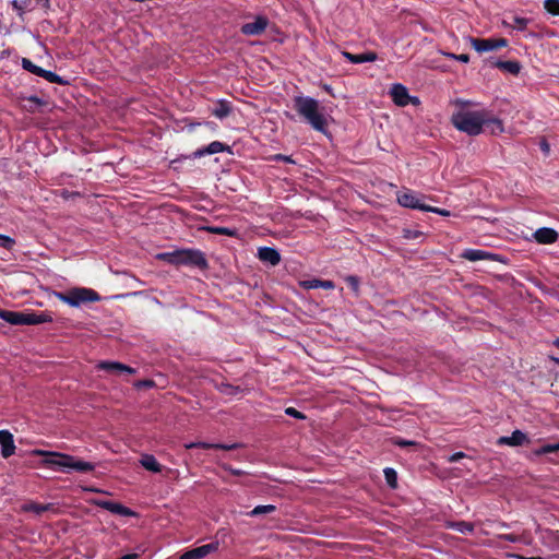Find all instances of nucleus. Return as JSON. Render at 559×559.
<instances>
[{
    "instance_id": "nucleus-1",
    "label": "nucleus",
    "mask_w": 559,
    "mask_h": 559,
    "mask_svg": "<svg viewBox=\"0 0 559 559\" xmlns=\"http://www.w3.org/2000/svg\"><path fill=\"white\" fill-rule=\"evenodd\" d=\"M33 453L36 455L46 456V459L43 461L44 465L51 468H59L63 473H71L72 471L79 473H90L95 468L93 463L82 461L70 454L49 452L44 450H35Z\"/></svg>"
},
{
    "instance_id": "nucleus-2",
    "label": "nucleus",
    "mask_w": 559,
    "mask_h": 559,
    "mask_svg": "<svg viewBox=\"0 0 559 559\" xmlns=\"http://www.w3.org/2000/svg\"><path fill=\"white\" fill-rule=\"evenodd\" d=\"M294 108L300 117H302L312 129L326 133L328 119L322 112V108L317 99L310 96H296L294 98Z\"/></svg>"
},
{
    "instance_id": "nucleus-3",
    "label": "nucleus",
    "mask_w": 559,
    "mask_h": 559,
    "mask_svg": "<svg viewBox=\"0 0 559 559\" xmlns=\"http://www.w3.org/2000/svg\"><path fill=\"white\" fill-rule=\"evenodd\" d=\"M486 110L457 109L451 116L452 124L461 132L471 136L479 135L484 132Z\"/></svg>"
},
{
    "instance_id": "nucleus-4",
    "label": "nucleus",
    "mask_w": 559,
    "mask_h": 559,
    "mask_svg": "<svg viewBox=\"0 0 559 559\" xmlns=\"http://www.w3.org/2000/svg\"><path fill=\"white\" fill-rule=\"evenodd\" d=\"M157 259L173 265H189L201 270L207 267V261L204 253L198 249H181L171 252L157 254Z\"/></svg>"
},
{
    "instance_id": "nucleus-5",
    "label": "nucleus",
    "mask_w": 559,
    "mask_h": 559,
    "mask_svg": "<svg viewBox=\"0 0 559 559\" xmlns=\"http://www.w3.org/2000/svg\"><path fill=\"white\" fill-rule=\"evenodd\" d=\"M0 318L12 325H37L52 321L48 312H21L0 309Z\"/></svg>"
},
{
    "instance_id": "nucleus-6",
    "label": "nucleus",
    "mask_w": 559,
    "mask_h": 559,
    "mask_svg": "<svg viewBox=\"0 0 559 559\" xmlns=\"http://www.w3.org/2000/svg\"><path fill=\"white\" fill-rule=\"evenodd\" d=\"M55 296L71 307H80L83 304L100 300V296L97 292L86 287H75L66 293L57 292Z\"/></svg>"
},
{
    "instance_id": "nucleus-7",
    "label": "nucleus",
    "mask_w": 559,
    "mask_h": 559,
    "mask_svg": "<svg viewBox=\"0 0 559 559\" xmlns=\"http://www.w3.org/2000/svg\"><path fill=\"white\" fill-rule=\"evenodd\" d=\"M425 197L421 194H416L415 192L411 190H406L403 192L397 193V202L400 205L404 207H409L414 210H420L425 211L427 209V205L423 203V199Z\"/></svg>"
},
{
    "instance_id": "nucleus-8",
    "label": "nucleus",
    "mask_w": 559,
    "mask_h": 559,
    "mask_svg": "<svg viewBox=\"0 0 559 559\" xmlns=\"http://www.w3.org/2000/svg\"><path fill=\"white\" fill-rule=\"evenodd\" d=\"M473 48L478 52H486L496 50L508 45V40L504 38H471Z\"/></svg>"
},
{
    "instance_id": "nucleus-9",
    "label": "nucleus",
    "mask_w": 559,
    "mask_h": 559,
    "mask_svg": "<svg viewBox=\"0 0 559 559\" xmlns=\"http://www.w3.org/2000/svg\"><path fill=\"white\" fill-rule=\"evenodd\" d=\"M267 25L269 19L263 15H258L253 22L243 24L240 31L247 36H258L266 29Z\"/></svg>"
},
{
    "instance_id": "nucleus-10",
    "label": "nucleus",
    "mask_w": 559,
    "mask_h": 559,
    "mask_svg": "<svg viewBox=\"0 0 559 559\" xmlns=\"http://www.w3.org/2000/svg\"><path fill=\"white\" fill-rule=\"evenodd\" d=\"M462 259H465L471 262L481 261V260H490V261H501L500 255L480 249H465L460 254Z\"/></svg>"
},
{
    "instance_id": "nucleus-11",
    "label": "nucleus",
    "mask_w": 559,
    "mask_h": 559,
    "mask_svg": "<svg viewBox=\"0 0 559 559\" xmlns=\"http://www.w3.org/2000/svg\"><path fill=\"white\" fill-rule=\"evenodd\" d=\"M218 548V543H210L206 545L199 546L191 550L186 551L180 556V559H202L210 555L211 552L216 551Z\"/></svg>"
},
{
    "instance_id": "nucleus-12",
    "label": "nucleus",
    "mask_w": 559,
    "mask_h": 559,
    "mask_svg": "<svg viewBox=\"0 0 559 559\" xmlns=\"http://www.w3.org/2000/svg\"><path fill=\"white\" fill-rule=\"evenodd\" d=\"M390 95L395 105L405 107L411 102V96L407 88L400 83L393 84L390 90Z\"/></svg>"
},
{
    "instance_id": "nucleus-13",
    "label": "nucleus",
    "mask_w": 559,
    "mask_h": 559,
    "mask_svg": "<svg viewBox=\"0 0 559 559\" xmlns=\"http://www.w3.org/2000/svg\"><path fill=\"white\" fill-rule=\"evenodd\" d=\"M528 442H530V439L527 438L526 433L516 429L512 432L511 436L500 437L497 441V444L509 445V447H519V445H523Z\"/></svg>"
},
{
    "instance_id": "nucleus-14",
    "label": "nucleus",
    "mask_w": 559,
    "mask_h": 559,
    "mask_svg": "<svg viewBox=\"0 0 559 559\" xmlns=\"http://www.w3.org/2000/svg\"><path fill=\"white\" fill-rule=\"evenodd\" d=\"M97 368L100 370L112 372V373L126 372L129 374H133L136 372V370L134 368L127 366L124 364H121L119 361H107V360L100 361V362H98Z\"/></svg>"
},
{
    "instance_id": "nucleus-15",
    "label": "nucleus",
    "mask_w": 559,
    "mask_h": 559,
    "mask_svg": "<svg viewBox=\"0 0 559 559\" xmlns=\"http://www.w3.org/2000/svg\"><path fill=\"white\" fill-rule=\"evenodd\" d=\"M229 146L225 143H222L219 141H213L207 146H204L202 148L197 150L193 153L194 158H201L205 155H213L221 152H229Z\"/></svg>"
},
{
    "instance_id": "nucleus-16",
    "label": "nucleus",
    "mask_w": 559,
    "mask_h": 559,
    "mask_svg": "<svg viewBox=\"0 0 559 559\" xmlns=\"http://www.w3.org/2000/svg\"><path fill=\"white\" fill-rule=\"evenodd\" d=\"M0 444H1V455L4 459L13 455L15 452V444L13 440V435L9 430H0Z\"/></svg>"
},
{
    "instance_id": "nucleus-17",
    "label": "nucleus",
    "mask_w": 559,
    "mask_h": 559,
    "mask_svg": "<svg viewBox=\"0 0 559 559\" xmlns=\"http://www.w3.org/2000/svg\"><path fill=\"white\" fill-rule=\"evenodd\" d=\"M97 506H99L100 508H103L114 514H118L121 516L134 515V512L131 509H129L118 502H114V501H109V500H102V501L97 502Z\"/></svg>"
},
{
    "instance_id": "nucleus-18",
    "label": "nucleus",
    "mask_w": 559,
    "mask_h": 559,
    "mask_svg": "<svg viewBox=\"0 0 559 559\" xmlns=\"http://www.w3.org/2000/svg\"><path fill=\"white\" fill-rule=\"evenodd\" d=\"M484 123V132L488 131L492 135H498L504 132V126L501 119L491 116L490 111L486 110V119Z\"/></svg>"
},
{
    "instance_id": "nucleus-19",
    "label": "nucleus",
    "mask_w": 559,
    "mask_h": 559,
    "mask_svg": "<svg viewBox=\"0 0 559 559\" xmlns=\"http://www.w3.org/2000/svg\"><path fill=\"white\" fill-rule=\"evenodd\" d=\"M258 258L262 262L270 263L272 266H275L281 262L280 252L275 248H271V247L259 248Z\"/></svg>"
},
{
    "instance_id": "nucleus-20",
    "label": "nucleus",
    "mask_w": 559,
    "mask_h": 559,
    "mask_svg": "<svg viewBox=\"0 0 559 559\" xmlns=\"http://www.w3.org/2000/svg\"><path fill=\"white\" fill-rule=\"evenodd\" d=\"M534 238L538 243L549 245L558 239V233L552 228L542 227L534 233Z\"/></svg>"
},
{
    "instance_id": "nucleus-21",
    "label": "nucleus",
    "mask_w": 559,
    "mask_h": 559,
    "mask_svg": "<svg viewBox=\"0 0 559 559\" xmlns=\"http://www.w3.org/2000/svg\"><path fill=\"white\" fill-rule=\"evenodd\" d=\"M342 55L344 58H346L352 63L373 62L378 58L377 53L372 52V51H368L365 53H358V55H354L348 51H343Z\"/></svg>"
},
{
    "instance_id": "nucleus-22",
    "label": "nucleus",
    "mask_w": 559,
    "mask_h": 559,
    "mask_svg": "<svg viewBox=\"0 0 559 559\" xmlns=\"http://www.w3.org/2000/svg\"><path fill=\"white\" fill-rule=\"evenodd\" d=\"M140 464L147 471L153 473H160L162 465L157 462L154 455L152 454H142L140 457Z\"/></svg>"
},
{
    "instance_id": "nucleus-23",
    "label": "nucleus",
    "mask_w": 559,
    "mask_h": 559,
    "mask_svg": "<svg viewBox=\"0 0 559 559\" xmlns=\"http://www.w3.org/2000/svg\"><path fill=\"white\" fill-rule=\"evenodd\" d=\"M491 64L502 71L509 72L511 74H518L521 70V64L518 61H501V60H492Z\"/></svg>"
},
{
    "instance_id": "nucleus-24",
    "label": "nucleus",
    "mask_w": 559,
    "mask_h": 559,
    "mask_svg": "<svg viewBox=\"0 0 559 559\" xmlns=\"http://www.w3.org/2000/svg\"><path fill=\"white\" fill-rule=\"evenodd\" d=\"M301 286L306 289H316V288H324V289H333L334 283L332 281H322V280H308L301 282Z\"/></svg>"
},
{
    "instance_id": "nucleus-25",
    "label": "nucleus",
    "mask_w": 559,
    "mask_h": 559,
    "mask_svg": "<svg viewBox=\"0 0 559 559\" xmlns=\"http://www.w3.org/2000/svg\"><path fill=\"white\" fill-rule=\"evenodd\" d=\"M11 3L21 19H23L26 11H31L35 8L31 5L32 0H13Z\"/></svg>"
},
{
    "instance_id": "nucleus-26",
    "label": "nucleus",
    "mask_w": 559,
    "mask_h": 559,
    "mask_svg": "<svg viewBox=\"0 0 559 559\" xmlns=\"http://www.w3.org/2000/svg\"><path fill=\"white\" fill-rule=\"evenodd\" d=\"M52 504H39L35 502H28L22 506V510L25 512H33L37 515H40L41 513L50 510Z\"/></svg>"
},
{
    "instance_id": "nucleus-27",
    "label": "nucleus",
    "mask_w": 559,
    "mask_h": 559,
    "mask_svg": "<svg viewBox=\"0 0 559 559\" xmlns=\"http://www.w3.org/2000/svg\"><path fill=\"white\" fill-rule=\"evenodd\" d=\"M230 111L231 108L229 103L226 100H219L213 108L212 114L219 119H224L230 114Z\"/></svg>"
},
{
    "instance_id": "nucleus-28",
    "label": "nucleus",
    "mask_w": 559,
    "mask_h": 559,
    "mask_svg": "<svg viewBox=\"0 0 559 559\" xmlns=\"http://www.w3.org/2000/svg\"><path fill=\"white\" fill-rule=\"evenodd\" d=\"M201 229L206 230L211 234L224 235V236H229V237H234L237 235V229L228 228V227L204 226Z\"/></svg>"
},
{
    "instance_id": "nucleus-29",
    "label": "nucleus",
    "mask_w": 559,
    "mask_h": 559,
    "mask_svg": "<svg viewBox=\"0 0 559 559\" xmlns=\"http://www.w3.org/2000/svg\"><path fill=\"white\" fill-rule=\"evenodd\" d=\"M448 527L453 528L462 534H469L474 531V525L465 521L451 522L448 524Z\"/></svg>"
},
{
    "instance_id": "nucleus-30",
    "label": "nucleus",
    "mask_w": 559,
    "mask_h": 559,
    "mask_svg": "<svg viewBox=\"0 0 559 559\" xmlns=\"http://www.w3.org/2000/svg\"><path fill=\"white\" fill-rule=\"evenodd\" d=\"M39 76L44 78L45 80H47L50 83H57L60 85L68 84V81L63 80L61 76H59L58 74H56L55 72L49 71V70L43 69V72L40 73Z\"/></svg>"
},
{
    "instance_id": "nucleus-31",
    "label": "nucleus",
    "mask_w": 559,
    "mask_h": 559,
    "mask_svg": "<svg viewBox=\"0 0 559 559\" xmlns=\"http://www.w3.org/2000/svg\"><path fill=\"white\" fill-rule=\"evenodd\" d=\"M384 478L389 487L395 489L397 487V473L392 467H386L383 471Z\"/></svg>"
},
{
    "instance_id": "nucleus-32",
    "label": "nucleus",
    "mask_w": 559,
    "mask_h": 559,
    "mask_svg": "<svg viewBox=\"0 0 559 559\" xmlns=\"http://www.w3.org/2000/svg\"><path fill=\"white\" fill-rule=\"evenodd\" d=\"M275 510H276V507L274 504L257 506L250 512H248V515L249 516H258L261 514L272 513Z\"/></svg>"
},
{
    "instance_id": "nucleus-33",
    "label": "nucleus",
    "mask_w": 559,
    "mask_h": 559,
    "mask_svg": "<svg viewBox=\"0 0 559 559\" xmlns=\"http://www.w3.org/2000/svg\"><path fill=\"white\" fill-rule=\"evenodd\" d=\"M21 64H22V68L35 75H40V73L43 72V68L36 66L35 63H33L29 59L27 58H22V61H21Z\"/></svg>"
},
{
    "instance_id": "nucleus-34",
    "label": "nucleus",
    "mask_w": 559,
    "mask_h": 559,
    "mask_svg": "<svg viewBox=\"0 0 559 559\" xmlns=\"http://www.w3.org/2000/svg\"><path fill=\"white\" fill-rule=\"evenodd\" d=\"M217 389L221 393L226 395H236L241 391L239 386H235L226 382L217 384Z\"/></svg>"
},
{
    "instance_id": "nucleus-35",
    "label": "nucleus",
    "mask_w": 559,
    "mask_h": 559,
    "mask_svg": "<svg viewBox=\"0 0 559 559\" xmlns=\"http://www.w3.org/2000/svg\"><path fill=\"white\" fill-rule=\"evenodd\" d=\"M544 8L552 15H559V0H545Z\"/></svg>"
},
{
    "instance_id": "nucleus-36",
    "label": "nucleus",
    "mask_w": 559,
    "mask_h": 559,
    "mask_svg": "<svg viewBox=\"0 0 559 559\" xmlns=\"http://www.w3.org/2000/svg\"><path fill=\"white\" fill-rule=\"evenodd\" d=\"M559 451V442L555 444H546L535 451L536 455H543Z\"/></svg>"
},
{
    "instance_id": "nucleus-37",
    "label": "nucleus",
    "mask_w": 559,
    "mask_h": 559,
    "mask_svg": "<svg viewBox=\"0 0 559 559\" xmlns=\"http://www.w3.org/2000/svg\"><path fill=\"white\" fill-rule=\"evenodd\" d=\"M513 24L512 27L516 28L518 31H524L530 22L528 19L520 17V16H513Z\"/></svg>"
},
{
    "instance_id": "nucleus-38",
    "label": "nucleus",
    "mask_w": 559,
    "mask_h": 559,
    "mask_svg": "<svg viewBox=\"0 0 559 559\" xmlns=\"http://www.w3.org/2000/svg\"><path fill=\"white\" fill-rule=\"evenodd\" d=\"M403 237L405 239H418L420 237H423V233L419 231V230H416V229H403Z\"/></svg>"
},
{
    "instance_id": "nucleus-39",
    "label": "nucleus",
    "mask_w": 559,
    "mask_h": 559,
    "mask_svg": "<svg viewBox=\"0 0 559 559\" xmlns=\"http://www.w3.org/2000/svg\"><path fill=\"white\" fill-rule=\"evenodd\" d=\"M217 443H207V442H191L186 444L187 449L202 448V449H215Z\"/></svg>"
},
{
    "instance_id": "nucleus-40",
    "label": "nucleus",
    "mask_w": 559,
    "mask_h": 559,
    "mask_svg": "<svg viewBox=\"0 0 559 559\" xmlns=\"http://www.w3.org/2000/svg\"><path fill=\"white\" fill-rule=\"evenodd\" d=\"M392 443L397 445V447H401V448H404V447H409V445H417V442L415 441H412V440H405V439H402V438H393L392 439Z\"/></svg>"
},
{
    "instance_id": "nucleus-41",
    "label": "nucleus",
    "mask_w": 559,
    "mask_h": 559,
    "mask_svg": "<svg viewBox=\"0 0 559 559\" xmlns=\"http://www.w3.org/2000/svg\"><path fill=\"white\" fill-rule=\"evenodd\" d=\"M347 284L352 287L355 293L359 290V278L355 275H348L346 277Z\"/></svg>"
},
{
    "instance_id": "nucleus-42",
    "label": "nucleus",
    "mask_w": 559,
    "mask_h": 559,
    "mask_svg": "<svg viewBox=\"0 0 559 559\" xmlns=\"http://www.w3.org/2000/svg\"><path fill=\"white\" fill-rule=\"evenodd\" d=\"M285 414L288 415V416H292L294 418H297V419H305L306 418V416L301 412L297 411L294 407H287L285 409Z\"/></svg>"
},
{
    "instance_id": "nucleus-43",
    "label": "nucleus",
    "mask_w": 559,
    "mask_h": 559,
    "mask_svg": "<svg viewBox=\"0 0 559 559\" xmlns=\"http://www.w3.org/2000/svg\"><path fill=\"white\" fill-rule=\"evenodd\" d=\"M453 104L457 107V109L464 108L467 109V107L473 106L474 103L472 100L457 98L453 102Z\"/></svg>"
},
{
    "instance_id": "nucleus-44",
    "label": "nucleus",
    "mask_w": 559,
    "mask_h": 559,
    "mask_svg": "<svg viewBox=\"0 0 559 559\" xmlns=\"http://www.w3.org/2000/svg\"><path fill=\"white\" fill-rule=\"evenodd\" d=\"M154 385H155L154 381L150 380V379L140 380L134 383V386L136 389L153 388Z\"/></svg>"
},
{
    "instance_id": "nucleus-45",
    "label": "nucleus",
    "mask_w": 559,
    "mask_h": 559,
    "mask_svg": "<svg viewBox=\"0 0 559 559\" xmlns=\"http://www.w3.org/2000/svg\"><path fill=\"white\" fill-rule=\"evenodd\" d=\"M0 241H1V247L5 248V249H11L12 246L14 245V240L9 237V236H4V235H1L0 237Z\"/></svg>"
},
{
    "instance_id": "nucleus-46",
    "label": "nucleus",
    "mask_w": 559,
    "mask_h": 559,
    "mask_svg": "<svg viewBox=\"0 0 559 559\" xmlns=\"http://www.w3.org/2000/svg\"><path fill=\"white\" fill-rule=\"evenodd\" d=\"M426 212L437 213V214L442 215V216H449L450 215V212L448 210H443V209H439V207H433V206H430V205H427Z\"/></svg>"
},
{
    "instance_id": "nucleus-47",
    "label": "nucleus",
    "mask_w": 559,
    "mask_h": 559,
    "mask_svg": "<svg viewBox=\"0 0 559 559\" xmlns=\"http://www.w3.org/2000/svg\"><path fill=\"white\" fill-rule=\"evenodd\" d=\"M499 538L511 543H518L521 540V537L514 534H501L499 535Z\"/></svg>"
},
{
    "instance_id": "nucleus-48",
    "label": "nucleus",
    "mask_w": 559,
    "mask_h": 559,
    "mask_svg": "<svg viewBox=\"0 0 559 559\" xmlns=\"http://www.w3.org/2000/svg\"><path fill=\"white\" fill-rule=\"evenodd\" d=\"M35 5L43 9L46 12L50 9V0H34Z\"/></svg>"
},
{
    "instance_id": "nucleus-49",
    "label": "nucleus",
    "mask_w": 559,
    "mask_h": 559,
    "mask_svg": "<svg viewBox=\"0 0 559 559\" xmlns=\"http://www.w3.org/2000/svg\"><path fill=\"white\" fill-rule=\"evenodd\" d=\"M448 56L450 58H453L463 63H467L469 61V56L467 53H461V55L449 53Z\"/></svg>"
},
{
    "instance_id": "nucleus-50",
    "label": "nucleus",
    "mask_w": 559,
    "mask_h": 559,
    "mask_svg": "<svg viewBox=\"0 0 559 559\" xmlns=\"http://www.w3.org/2000/svg\"><path fill=\"white\" fill-rule=\"evenodd\" d=\"M237 448H239V443H231V444L217 443V445H215V449L226 450V451L234 450Z\"/></svg>"
},
{
    "instance_id": "nucleus-51",
    "label": "nucleus",
    "mask_w": 559,
    "mask_h": 559,
    "mask_svg": "<svg viewBox=\"0 0 559 559\" xmlns=\"http://www.w3.org/2000/svg\"><path fill=\"white\" fill-rule=\"evenodd\" d=\"M465 457V453L463 452H455L453 453L450 457H449V462L451 463H454V462H457L459 460Z\"/></svg>"
},
{
    "instance_id": "nucleus-52",
    "label": "nucleus",
    "mask_w": 559,
    "mask_h": 559,
    "mask_svg": "<svg viewBox=\"0 0 559 559\" xmlns=\"http://www.w3.org/2000/svg\"><path fill=\"white\" fill-rule=\"evenodd\" d=\"M539 146H540V150H542L546 155H548V154H549V152H550V145H549V143H548L545 139H543V140L540 141Z\"/></svg>"
},
{
    "instance_id": "nucleus-53",
    "label": "nucleus",
    "mask_w": 559,
    "mask_h": 559,
    "mask_svg": "<svg viewBox=\"0 0 559 559\" xmlns=\"http://www.w3.org/2000/svg\"><path fill=\"white\" fill-rule=\"evenodd\" d=\"M71 195H79V192H69L68 190L61 191V197H63L64 199H68Z\"/></svg>"
},
{
    "instance_id": "nucleus-54",
    "label": "nucleus",
    "mask_w": 559,
    "mask_h": 559,
    "mask_svg": "<svg viewBox=\"0 0 559 559\" xmlns=\"http://www.w3.org/2000/svg\"><path fill=\"white\" fill-rule=\"evenodd\" d=\"M228 471H229L233 475H235V476H240V475H243V474H245V472H243V471H241V469H237V468H233V467H228Z\"/></svg>"
},
{
    "instance_id": "nucleus-55",
    "label": "nucleus",
    "mask_w": 559,
    "mask_h": 559,
    "mask_svg": "<svg viewBox=\"0 0 559 559\" xmlns=\"http://www.w3.org/2000/svg\"><path fill=\"white\" fill-rule=\"evenodd\" d=\"M275 159H277V160H285V162H288V163L293 162L289 156H285V155H282V154L276 155Z\"/></svg>"
},
{
    "instance_id": "nucleus-56",
    "label": "nucleus",
    "mask_w": 559,
    "mask_h": 559,
    "mask_svg": "<svg viewBox=\"0 0 559 559\" xmlns=\"http://www.w3.org/2000/svg\"><path fill=\"white\" fill-rule=\"evenodd\" d=\"M28 100H29V102L35 103L36 105H43V103H44V102H43L40 98H38L37 96H31V97L28 98Z\"/></svg>"
},
{
    "instance_id": "nucleus-57",
    "label": "nucleus",
    "mask_w": 559,
    "mask_h": 559,
    "mask_svg": "<svg viewBox=\"0 0 559 559\" xmlns=\"http://www.w3.org/2000/svg\"><path fill=\"white\" fill-rule=\"evenodd\" d=\"M138 557H139L138 554H128V555L122 556L120 559H138Z\"/></svg>"
},
{
    "instance_id": "nucleus-58",
    "label": "nucleus",
    "mask_w": 559,
    "mask_h": 559,
    "mask_svg": "<svg viewBox=\"0 0 559 559\" xmlns=\"http://www.w3.org/2000/svg\"><path fill=\"white\" fill-rule=\"evenodd\" d=\"M409 103H412L414 105H418L419 104V99L416 96H411V102Z\"/></svg>"
},
{
    "instance_id": "nucleus-59",
    "label": "nucleus",
    "mask_w": 559,
    "mask_h": 559,
    "mask_svg": "<svg viewBox=\"0 0 559 559\" xmlns=\"http://www.w3.org/2000/svg\"><path fill=\"white\" fill-rule=\"evenodd\" d=\"M518 558L519 559H544L543 557H539V556H537V557H522V556H519Z\"/></svg>"
},
{
    "instance_id": "nucleus-60",
    "label": "nucleus",
    "mask_w": 559,
    "mask_h": 559,
    "mask_svg": "<svg viewBox=\"0 0 559 559\" xmlns=\"http://www.w3.org/2000/svg\"><path fill=\"white\" fill-rule=\"evenodd\" d=\"M554 345L559 348V337L554 341Z\"/></svg>"
}]
</instances>
